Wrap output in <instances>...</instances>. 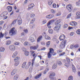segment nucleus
<instances>
[{"label": "nucleus", "instance_id": "5fc2aeb1", "mask_svg": "<svg viewBox=\"0 0 80 80\" xmlns=\"http://www.w3.org/2000/svg\"><path fill=\"white\" fill-rule=\"evenodd\" d=\"M76 15L78 17H79V16H80V12H77L76 13Z\"/></svg>", "mask_w": 80, "mask_h": 80}, {"label": "nucleus", "instance_id": "72a5a7b5", "mask_svg": "<svg viewBox=\"0 0 80 80\" xmlns=\"http://www.w3.org/2000/svg\"><path fill=\"white\" fill-rule=\"evenodd\" d=\"M18 60H19V57H17L15 58L14 61V62H18Z\"/></svg>", "mask_w": 80, "mask_h": 80}, {"label": "nucleus", "instance_id": "58836bf2", "mask_svg": "<svg viewBox=\"0 0 80 80\" xmlns=\"http://www.w3.org/2000/svg\"><path fill=\"white\" fill-rule=\"evenodd\" d=\"M65 54V52H63L62 53L59 54V56H63V55H64Z\"/></svg>", "mask_w": 80, "mask_h": 80}, {"label": "nucleus", "instance_id": "ddd939ff", "mask_svg": "<svg viewBox=\"0 0 80 80\" xmlns=\"http://www.w3.org/2000/svg\"><path fill=\"white\" fill-rule=\"evenodd\" d=\"M55 75V73L54 72L52 73L49 76V78L51 79H53V77Z\"/></svg>", "mask_w": 80, "mask_h": 80}, {"label": "nucleus", "instance_id": "6ab92c4d", "mask_svg": "<svg viewBox=\"0 0 80 80\" xmlns=\"http://www.w3.org/2000/svg\"><path fill=\"white\" fill-rule=\"evenodd\" d=\"M57 64L56 63L54 64L52 66V69H55L57 68Z\"/></svg>", "mask_w": 80, "mask_h": 80}, {"label": "nucleus", "instance_id": "4d7b16f0", "mask_svg": "<svg viewBox=\"0 0 80 80\" xmlns=\"http://www.w3.org/2000/svg\"><path fill=\"white\" fill-rule=\"evenodd\" d=\"M78 44H76L74 46V47L75 48H78Z\"/></svg>", "mask_w": 80, "mask_h": 80}, {"label": "nucleus", "instance_id": "1a4fd4ad", "mask_svg": "<svg viewBox=\"0 0 80 80\" xmlns=\"http://www.w3.org/2000/svg\"><path fill=\"white\" fill-rule=\"evenodd\" d=\"M65 36L64 35H62L60 36L59 40L60 41H62V40H65Z\"/></svg>", "mask_w": 80, "mask_h": 80}, {"label": "nucleus", "instance_id": "49530a36", "mask_svg": "<svg viewBox=\"0 0 80 80\" xmlns=\"http://www.w3.org/2000/svg\"><path fill=\"white\" fill-rule=\"evenodd\" d=\"M47 23V20H44L42 21V24H45Z\"/></svg>", "mask_w": 80, "mask_h": 80}, {"label": "nucleus", "instance_id": "680f3d73", "mask_svg": "<svg viewBox=\"0 0 80 80\" xmlns=\"http://www.w3.org/2000/svg\"><path fill=\"white\" fill-rule=\"evenodd\" d=\"M19 44H20V43L17 42H16L15 43V45H18Z\"/></svg>", "mask_w": 80, "mask_h": 80}, {"label": "nucleus", "instance_id": "864d4df0", "mask_svg": "<svg viewBox=\"0 0 80 80\" xmlns=\"http://www.w3.org/2000/svg\"><path fill=\"white\" fill-rule=\"evenodd\" d=\"M28 6H30V7H31V8H32V7H34V4H31L30 5H29Z\"/></svg>", "mask_w": 80, "mask_h": 80}, {"label": "nucleus", "instance_id": "3c124183", "mask_svg": "<svg viewBox=\"0 0 80 80\" xmlns=\"http://www.w3.org/2000/svg\"><path fill=\"white\" fill-rule=\"evenodd\" d=\"M68 27V25L67 24H66L64 26V28H67Z\"/></svg>", "mask_w": 80, "mask_h": 80}, {"label": "nucleus", "instance_id": "c756f323", "mask_svg": "<svg viewBox=\"0 0 80 80\" xmlns=\"http://www.w3.org/2000/svg\"><path fill=\"white\" fill-rule=\"evenodd\" d=\"M51 24H50V23L48 22L47 23V26L48 27V28H51V27L50 26Z\"/></svg>", "mask_w": 80, "mask_h": 80}, {"label": "nucleus", "instance_id": "9d476101", "mask_svg": "<svg viewBox=\"0 0 80 80\" xmlns=\"http://www.w3.org/2000/svg\"><path fill=\"white\" fill-rule=\"evenodd\" d=\"M8 14V12H2L1 14V17H5L6 15H7Z\"/></svg>", "mask_w": 80, "mask_h": 80}, {"label": "nucleus", "instance_id": "a19ab883", "mask_svg": "<svg viewBox=\"0 0 80 80\" xmlns=\"http://www.w3.org/2000/svg\"><path fill=\"white\" fill-rule=\"evenodd\" d=\"M51 12L52 13H55V11L54 10L52 9L51 10Z\"/></svg>", "mask_w": 80, "mask_h": 80}, {"label": "nucleus", "instance_id": "393cba45", "mask_svg": "<svg viewBox=\"0 0 80 80\" xmlns=\"http://www.w3.org/2000/svg\"><path fill=\"white\" fill-rule=\"evenodd\" d=\"M18 23L19 25H21L22 24V19L21 18H20L18 20Z\"/></svg>", "mask_w": 80, "mask_h": 80}, {"label": "nucleus", "instance_id": "7ed1b4c3", "mask_svg": "<svg viewBox=\"0 0 80 80\" xmlns=\"http://www.w3.org/2000/svg\"><path fill=\"white\" fill-rule=\"evenodd\" d=\"M11 35H14L17 34V30L15 29V28H12L11 31L9 32Z\"/></svg>", "mask_w": 80, "mask_h": 80}, {"label": "nucleus", "instance_id": "cd10ccee", "mask_svg": "<svg viewBox=\"0 0 80 80\" xmlns=\"http://www.w3.org/2000/svg\"><path fill=\"white\" fill-rule=\"evenodd\" d=\"M52 3H53V1L52 0H50L49 1L48 4L49 5H51L52 4Z\"/></svg>", "mask_w": 80, "mask_h": 80}, {"label": "nucleus", "instance_id": "79ce46f5", "mask_svg": "<svg viewBox=\"0 0 80 80\" xmlns=\"http://www.w3.org/2000/svg\"><path fill=\"white\" fill-rule=\"evenodd\" d=\"M67 62L68 63H70V60L68 58H66V59Z\"/></svg>", "mask_w": 80, "mask_h": 80}, {"label": "nucleus", "instance_id": "c03bdc74", "mask_svg": "<svg viewBox=\"0 0 80 80\" xmlns=\"http://www.w3.org/2000/svg\"><path fill=\"white\" fill-rule=\"evenodd\" d=\"M16 22L17 21H16V20H15L12 22L11 25H15V24H16Z\"/></svg>", "mask_w": 80, "mask_h": 80}, {"label": "nucleus", "instance_id": "6e6d98bb", "mask_svg": "<svg viewBox=\"0 0 80 80\" xmlns=\"http://www.w3.org/2000/svg\"><path fill=\"white\" fill-rule=\"evenodd\" d=\"M17 69H14L12 71H13V72L15 73H16V72H17Z\"/></svg>", "mask_w": 80, "mask_h": 80}, {"label": "nucleus", "instance_id": "69168bd1", "mask_svg": "<svg viewBox=\"0 0 80 80\" xmlns=\"http://www.w3.org/2000/svg\"><path fill=\"white\" fill-rule=\"evenodd\" d=\"M65 66L66 67H67V68H68V64L67 63H66L65 64Z\"/></svg>", "mask_w": 80, "mask_h": 80}, {"label": "nucleus", "instance_id": "412c9836", "mask_svg": "<svg viewBox=\"0 0 80 80\" xmlns=\"http://www.w3.org/2000/svg\"><path fill=\"white\" fill-rule=\"evenodd\" d=\"M17 55V52H15L12 55V57L13 58H15Z\"/></svg>", "mask_w": 80, "mask_h": 80}, {"label": "nucleus", "instance_id": "774afa93", "mask_svg": "<svg viewBox=\"0 0 80 80\" xmlns=\"http://www.w3.org/2000/svg\"><path fill=\"white\" fill-rule=\"evenodd\" d=\"M58 64L59 65H62V62L61 61H58Z\"/></svg>", "mask_w": 80, "mask_h": 80}, {"label": "nucleus", "instance_id": "423d86ee", "mask_svg": "<svg viewBox=\"0 0 80 80\" xmlns=\"http://www.w3.org/2000/svg\"><path fill=\"white\" fill-rule=\"evenodd\" d=\"M9 48L11 51H14L15 50V47L13 45H10L9 46Z\"/></svg>", "mask_w": 80, "mask_h": 80}, {"label": "nucleus", "instance_id": "20e7f679", "mask_svg": "<svg viewBox=\"0 0 80 80\" xmlns=\"http://www.w3.org/2000/svg\"><path fill=\"white\" fill-rule=\"evenodd\" d=\"M61 25L60 24L57 25L55 26L54 28V30L56 31V32H58L59 31V30L60 29Z\"/></svg>", "mask_w": 80, "mask_h": 80}, {"label": "nucleus", "instance_id": "4468645a", "mask_svg": "<svg viewBox=\"0 0 80 80\" xmlns=\"http://www.w3.org/2000/svg\"><path fill=\"white\" fill-rule=\"evenodd\" d=\"M7 9L9 12H11L12 11L13 8L10 6H8L7 7Z\"/></svg>", "mask_w": 80, "mask_h": 80}, {"label": "nucleus", "instance_id": "473e14b6", "mask_svg": "<svg viewBox=\"0 0 80 80\" xmlns=\"http://www.w3.org/2000/svg\"><path fill=\"white\" fill-rule=\"evenodd\" d=\"M4 35V34L2 33V32H1L0 33V38H3V37Z\"/></svg>", "mask_w": 80, "mask_h": 80}, {"label": "nucleus", "instance_id": "e433bc0d", "mask_svg": "<svg viewBox=\"0 0 80 80\" xmlns=\"http://www.w3.org/2000/svg\"><path fill=\"white\" fill-rule=\"evenodd\" d=\"M18 64H19V62H15V63L14 64V65H15V66H18Z\"/></svg>", "mask_w": 80, "mask_h": 80}, {"label": "nucleus", "instance_id": "39448f33", "mask_svg": "<svg viewBox=\"0 0 80 80\" xmlns=\"http://www.w3.org/2000/svg\"><path fill=\"white\" fill-rule=\"evenodd\" d=\"M67 8L69 12H71V11L72 10V5L71 4H69L67 6Z\"/></svg>", "mask_w": 80, "mask_h": 80}, {"label": "nucleus", "instance_id": "9b49d317", "mask_svg": "<svg viewBox=\"0 0 80 80\" xmlns=\"http://www.w3.org/2000/svg\"><path fill=\"white\" fill-rule=\"evenodd\" d=\"M70 25L73 26V27H75V26L77 25V23L75 21H72L70 23Z\"/></svg>", "mask_w": 80, "mask_h": 80}, {"label": "nucleus", "instance_id": "7c9ffc66", "mask_svg": "<svg viewBox=\"0 0 80 80\" xmlns=\"http://www.w3.org/2000/svg\"><path fill=\"white\" fill-rule=\"evenodd\" d=\"M35 14L32 13L30 14L31 18H33V17H35Z\"/></svg>", "mask_w": 80, "mask_h": 80}, {"label": "nucleus", "instance_id": "2eb2a0df", "mask_svg": "<svg viewBox=\"0 0 80 80\" xmlns=\"http://www.w3.org/2000/svg\"><path fill=\"white\" fill-rule=\"evenodd\" d=\"M29 39L31 42H35L34 38L32 36L30 37Z\"/></svg>", "mask_w": 80, "mask_h": 80}, {"label": "nucleus", "instance_id": "6e6552de", "mask_svg": "<svg viewBox=\"0 0 80 80\" xmlns=\"http://www.w3.org/2000/svg\"><path fill=\"white\" fill-rule=\"evenodd\" d=\"M22 50L24 52V55H26V56H28V55H29V52H28L27 51V49L25 48H24Z\"/></svg>", "mask_w": 80, "mask_h": 80}, {"label": "nucleus", "instance_id": "de8ad7c7", "mask_svg": "<svg viewBox=\"0 0 80 80\" xmlns=\"http://www.w3.org/2000/svg\"><path fill=\"white\" fill-rule=\"evenodd\" d=\"M62 50H58L57 51L58 53H62Z\"/></svg>", "mask_w": 80, "mask_h": 80}, {"label": "nucleus", "instance_id": "37998d69", "mask_svg": "<svg viewBox=\"0 0 80 80\" xmlns=\"http://www.w3.org/2000/svg\"><path fill=\"white\" fill-rule=\"evenodd\" d=\"M50 41L46 43L47 46V47L49 46V45H50Z\"/></svg>", "mask_w": 80, "mask_h": 80}, {"label": "nucleus", "instance_id": "0e129e2a", "mask_svg": "<svg viewBox=\"0 0 80 80\" xmlns=\"http://www.w3.org/2000/svg\"><path fill=\"white\" fill-rule=\"evenodd\" d=\"M56 6H57V5L55 3L53 4V5H52V7L54 8H55V7H56Z\"/></svg>", "mask_w": 80, "mask_h": 80}, {"label": "nucleus", "instance_id": "052dcab7", "mask_svg": "<svg viewBox=\"0 0 80 80\" xmlns=\"http://www.w3.org/2000/svg\"><path fill=\"white\" fill-rule=\"evenodd\" d=\"M70 48L72 49V48H73L74 47V45H70Z\"/></svg>", "mask_w": 80, "mask_h": 80}, {"label": "nucleus", "instance_id": "a18cd8bd", "mask_svg": "<svg viewBox=\"0 0 80 80\" xmlns=\"http://www.w3.org/2000/svg\"><path fill=\"white\" fill-rule=\"evenodd\" d=\"M35 58H34V59H33V60H32V67L33 66V63H34V61H35Z\"/></svg>", "mask_w": 80, "mask_h": 80}, {"label": "nucleus", "instance_id": "338daca9", "mask_svg": "<svg viewBox=\"0 0 80 80\" xmlns=\"http://www.w3.org/2000/svg\"><path fill=\"white\" fill-rule=\"evenodd\" d=\"M54 17V15L50 14V18H52Z\"/></svg>", "mask_w": 80, "mask_h": 80}, {"label": "nucleus", "instance_id": "f257e3e1", "mask_svg": "<svg viewBox=\"0 0 80 80\" xmlns=\"http://www.w3.org/2000/svg\"><path fill=\"white\" fill-rule=\"evenodd\" d=\"M52 54L53 55H56V53L54 52V50L52 48L50 49V51L48 53V57L49 58H51Z\"/></svg>", "mask_w": 80, "mask_h": 80}, {"label": "nucleus", "instance_id": "8fccbe9b", "mask_svg": "<svg viewBox=\"0 0 80 80\" xmlns=\"http://www.w3.org/2000/svg\"><path fill=\"white\" fill-rule=\"evenodd\" d=\"M71 17H72V15L71 14H69V15H68L67 18H70Z\"/></svg>", "mask_w": 80, "mask_h": 80}, {"label": "nucleus", "instance_id": "4c0bfd02", "mask_svg": "<svg viewBox=\"0 0 80 80\" xmlns=\"http://www.w3.org/2000/svg\"><path fill=\"white\" fill-rule=\"evenodd\" d=\"M48 71V69L47 68L45 71H44L43 72V74H45Z\"/></svg>", "mask_w": 80, "mask_h": 80}, {"label": "nucleus", "instance_id": "f3484780", "mask_svg": "<svg viewBox=\"0 0 80 80\" xmlns=\"http://www.w3.org/2000/svg\"><path fill=\"white\" fill-rule=\"evenodd\" d=\"M5 51V48L3 47H1L0 48V52H3Z\"/></svg>", "mask_w": 80, "mask_h": 80}, {"label": "nucleus", "instance_id": "b1692460", "mask_svg": "<svg viewBox=\"0 0 80 80\" xmlns=\"http://www.w3.org/2000/svg\"><path fill=\"white\" fill-rule=\"evenodd\" d=\"M35 21V18H33L32 19L31 21V22H30L32 24V23H33Z\"/></svg>", "mask_w": 80, "mask_h": 80}, {"label": "nucleus", "instance_id": "13d9d810", "mask_svg": "<svg viewBox=\"0 0 80 80\" xmlns=\"http://www.w3.org/2000/svg\"><path fill=\"white\" fill-rule=\"evenodd\" d=\"M25 69H28L29 68V66L28 65H26L25 67Z\"/></svg>", "mask_w": 80, "mask_h": 80}, {"label": "nucleus", "instance_id": "603ef678", "mask_svg": "<svg viewBox=\"0 0 80 80\" xmlns=\"http://www.w3.org/2000/svg\"><path fill=\"white\" fill-rule=\"evenodd\" d=\"M46 18L50 19V14L47 15L46 17Z\"/></svg>", "mask_w": 80, "mask_h": 80}, {"label": "nucleus", "instance_id": "f03ea898", "mask_svg": "<svg viewBox=\"0 0 80 80\" xmlns=\"http://www.w3.org/2000/svg\"><path fill=\"white\" fill-rule=\"evenodd\" d=\"M67 43V40L63 41L60 45V48L61 49H63L65 47V45Z\"/></svg>", "mask_w": 80, "mask_h": 80}, {"label": "nucleus", "instance_id": "4be33fe9", "mask_svg": "<svg viewBox=\"0 0 80 80\" xmlns=\"http://www.w3.org/2000/svg\"><path fill=\"white\" fill-rule=\"evenodd\" d=\"M45 39H46L50 40V39H51V38H50V37L48 36V35H47L45 36Z\"/></svg>", "mask_w": 80, "mask_h": 80}, {"label": "nucleus", "instance_id": "c9c22d12", "mask_svg": "<svg viewBox=\"0 0 80 80\" xmlns=\"http://www.w3.org/2000/svg\"><path fill=\"white\" fill-rule=\"evenodd\" d=\"M61 15V13L59 12L56 14V17H58V16H60Z\"/></svg>", "mask_w": 80, "mask_h": 80}, {"label": "nucleus", "instance_id": "a211bd4d", "mask_svg": "<svg viewBox=\"0 0 80 80\" xmlns=\"http://www.w3.org/2000/svg\"><path fill=\"white\" fill-rule=\"evenodd\" d=\"M42 76V74L41 73H40L39 74L37 75L35 77V79H37V78H38L40 77H41Z\"/></svg>", "mask_w": 80, "mask_h": 80}, {"label": "nucleus", "instance_id": "bf43d9fd", "mask_svg": "<svg viewBox=\"0 0 80 80\" xmlns=\"http://www.w3.org/2000/svg\"><path fill=\"white\" fill-rule=\"evenodd\" d=\"M16 73H15L13 71H12L11 73V75H12V76H13Z\"/></svg>", "mask_w": 80, "mask_h": 80}, {"label": "nucleus", "instance_id": "ea45409f", "mask_svg": "<svg viewBox=\"0 0 80 80\" xmlns=\"http://www.w3.org/2000/svg\"><path fill=\"white\" fill-rule=\"evenodd\" d=\"M78 35H80V29L77 30L76 31Z\"/></svg>", "mask_w": 80, "mask_h": 80}, {"label": "nucleus", "instance_id": "f8f14e48", "mask_svg": "<svg viewBox=\"0 0 80 80\" xmlns=\"http://www.w3.org/2000/svg\"><path fill=\"white\" fill-rule=\"evenodd\" d=\"M43 38V37L42 36H40L38 37V38L37 39V43H40V40H42Z\"/></svg>", "mask_w": 80, "mask_h": 80}, {"label": "nucleus", "instance_id": "f704fd0d", "mask_svg": "<svg viewBox=\"0 0 80 80\" xmlns=\"http://www.w3.org/2000/svg\"><path fill=\"white\" fill-rule=\"evenodd\" d=\"M55 22V20L53 19L52 20H50L48 23H49L50 24H51V23H53Z\"/></svg>", "mask_w": 80, "mask_h": 80}, {"label": "nucleus", "instance_id": "a878e982", "mask_svg": "<svg viewBox=\"0 0 80 80\" xmlns=\"http://www.w3.org/2000/svg\"><path fill=\"white\" fill-rule=\"evenodd\" d=\"M73 78L72 76H70L68 78V80H73Z\"/></svg>", "mask_w": 80, "mask_h": 80}, {"label": "nucleus", "instance_id": "2f4dec72", "mask_svg": "<svg viewBox=\"0 0 80 80\" xmlns=\"http://www.w3.org/2000/svg\"><path fill=\"white\" fill-rule=\"evenodd\" d=\"M48 32L50 33H53V31L52 29H49Z\"/></svg>", "mask_w": 80, "mask_h": 80}, {"label": "nucleus", "instance_id": "aec40b11", "mask_svg": "<svg viewBox=\"0 0 80 80\" xmlns=\"http://www.w3.org/2000/svg\"><path fill=\"white\" fill-rule=\"evenodd\" d=\"M10 43H11V41L10 40H8L6 42V45H10Z\"/></svg>", "mask_w": 80, "mask_h": 80}, {"label": "nucleus", "instance_id": "0eeeda50", "mask_svg": "<svg viewBox=\"0 0 80 80\" xmlns=\"http://www.w3.org/2000/svg\"><path fill=\"white\" fill-rule=\"evenodd\" d=\"M38 48V44H37L36 46H31L30 47V49L31 50H37V48Z\"/></svg>", "mask_w": 80, "mask_h": 80}, {"label": "nucleus", "instance_id": "09e8293b", "mask_svg": "<svg viewBox=\"0 0 80 80\" xmlns=\"http://www.w3.org/2000/svg\"><path fill=\"white\" fill-rule=\"evenodd\" d=\"M58 23H60V21L58 20H57L56 22H55V24L57 25H58Z\"/></svg>", "mask_w": 80, "mask_h": 80}, {"label": "nucleus", "instance_id": "e2e57ef3", "mask_svg": "<svg viewBox=\"0 0 80 80\" xmlns=\"http://www.w3.org/2000/svg\"><path fill=\"white\" fill-rule=\"evenodd\" d=\"M24 32H25V33H28V29H25L24 30Z\"/></svg>", "mask_w": 80, "mask_h": 80}, {"label": "nucleus", "instance_id": "5701e85b", "mask_svg": "<svg viewBox=\"0 0 80 80\" xmlns=\"http://www.w3.org/2000/svg\"><path fill=\"white\" fill-rule=\"evenodd\" d=\"M72 70L73 72H76V70H75V66H74V65H72Z\"/></svg>", "mask_w": 80, "mask_h": 80}, {"label": "nucleus", "instance_id": "dca6fc26", "mask_svg": "<svg viewBox=\"0 0 80 80\" xmlns=\"http://www.w3.org/2000/svg\"><path fill=\"white\" fill-rule=\"evenodd\" d=\"M18 78V75L17 74L15 75L13 78V80H17Z\"/></svg>", "mask_w": 80, "mask_h": 80}, {"label": "nucleus", "instance_id": "bb28decb", "mask_svg": "<svg viewBox=\"0 0 80 80\" xmlns=\"http://www.w3.org/2000/svg\"><path fill=\"white\" fill-rule=\"evenodd\" d=\"M24 45H25V46H28L29 45V43L27 42H25L24 43Z\"/></svg>", "mask_w": 80, "mask_h": 80}, {"label": "nucleus", "instance_id": "c85d7f7f", "mask_svg": "<svg viewBox=\"0 0 80 80\" xmlns=\"http://www.w3.org/2000/svg\"><path fill=\"white\" fill-rule=\"evenodd\" d=\"M26 63H27L26 62H24V63H23L22 65V68H24L25 67V65H26Z\"/></svg>", "mask_w": 80, "mask_h": 80}]
</instances>
